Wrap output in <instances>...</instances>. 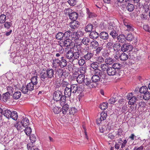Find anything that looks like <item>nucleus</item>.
I'll list each match as a JSON object with an SVG mask.
<instances>
[{
    "label": "nucleus",
    "mask_w": 150,
    "mask_h": 150,
    "mask_svg": "<svg viewBox=\"0 0 150 150\" xmlns=\"http://www.w3.org/2000/svg\"><path fill=\"white\" fill-rule=\"evenodd\" d=\"M12 95L8 93H6L2 95V100L5 102L9 101Z\"/></svg>",
    "instance_id": "9"
},
{
    "label": "nucleus",
    "mask_w": 150,
    "mask_h": 150,
    "mask_svg": "<svg viewBox=\"0 0 150 150\" xmlns=\"http://www.w3.org/2000/svg\"><path fill=\"white\" fill-rule=\"evenodd\" d=\"M24 131L27 136H30L32 132V129L30 127H25Z\"/></svg>",
    "instance_id": "35"
},
{
    "label": "nucleus",
    "mask_w": 150,
    "mask_h": 150,
    "mask_svg": "<svg viewBox=\"0 0 150 150\" xmlns=\"http://www.w3.org/2000/svg\"><path fill=\"white\" fill-rule=\"evenodd\" d=\"M98 42L95 40L91 42L90 47L93 49H96L98 46Z\"/></svg>",
    "instance_id": "36"
},
{
    "label": "nucleus",
    "mask_w": 150,
    "mask_h": 150,
    "mask_svg": "<svg viewBox=\"0 0 150 150\" xmlns=\"http://www.w3.org/2000/svg\"><path fill=\"white\" fill-rule=\"evenodd\" d=\"M69 16L70 19L74 21L77 19L78 16V15L76 12H72L71 14L69 15Z\"/></svg>",
    "instance_id": "24"
},
{
    "label": "nucleus",
    "mask_w": 150,
    "mask_h": 150,
    "mask_svg": "<svg viewBox=\"0 0 150 150\" xmlns=\"http://www.w3.org/2000/svg\"><path fill=\"white\" fill-rule=\"evenodd\" d=\"M148 89L146 86H143L141 87L139 89V92L141 93L144 94L148 92Z\"/></svg>",
    "instance_id": "40"
},
{
    "label": "nucleus",
    "mask_w": 150,
    "mask_h": 150,
    "mask_svg": "<svg viewBox=\"0 0 150 150\" xmlns=\"http://www.w3.org/2000/svg\"><path fill=\"white\" fill-rule=\"evenodd\" d=\"M109 67L105 64H102L100 65V68L103 71H107V70L108 69V67Z\"/></svg>",
    "instance_id": "58"
},
{
    "label": "nucleus",
    "mask_w": 150,
    "mask_h": 150,
    "mask_svg": "<svg viewBox=\"0 0 150 150\" xmlns=\"http://www.w3.org/2000/svg\"><path fill=\"white\" fill-rule=\"evenodd\" d=\"M14 126L17 128V130L21 132H22L24 129V127L20 122H18L14 124Z\"/></svg>",
    "instance_id": "13"
},
{
    "label": "nucleus",
    "mask_w": 150,
    "mask_h": 150,
    "mask_svg": "<svg viewBox=\"0 0 150 150\" xmlns=\"http://www.w3.org/2000/svg\"><path fill=\"white\" fill-rule=\"evenodd\" d=\"M11 112L9 110H4L3 114L7 118L9 119L11 118Z\"/></svg>",
    "instance_id": "25"
},
{
    "label": "nucleus",
    "mask_w": 150,
    "mask_h": 150,
    "mask_svg": "<svg viewBox=\"0 0 150 150\" xmlns=\"http://www.w3.org/2000/svg\"><path fill=\"white\" fill-rule=\"evenodd\" d=\"M9 141L7 137L4 135H0V143L3 144L9 142Z\"/></svg>",
    "instance_id": "12"
},
{
    "label": "nucleus",
    "mask_w": 150,
    "mask_h": 150,
    "mask_svg": "<svg viewBox=\"0 0 150 150\" xmlns=\"http://www.w3.org/2000/svg\"><path fill=\"white\" fill-rule=\"evenodd\" d=\"M86 68L84 67H81L79 69V71H78L79 74H85V73L86 72Z\"/></svg>",
    "instance_id": "48"
},
{
    "label": "nucleus",
    "mask_w": 150,
    "mask_h": 150,
    "mask_svg": "<svg viewBox=\"0 0 150 150\" xmlns=\"http://www.w3.org/2000/svg\"><path fill=\"white\" fill-rule=\"evenodd\" d=\"M40 78L42 81L47 78L51 79L54 77L55 74L54 70L50 68H48L45 71H42L40 73Z\"/></svg>",
    "instance_id": "2"
},
{
    "label": "nucleus",
    "mask_w": 150,
    "mask_h": 150,
    "mask_svg": "<svg viewBox=\"0 0 150 150\" xmlns=\"http://www.w3.org/2000/svg\"><path fill=\"white\" fill-rule=\"evenodd\" d=\"M110 35H111L113 39L117 38L118 36L117 33L114 30H112L110 33Z\"/></svg>",
    "instance_id": "37"
},
{
    "label": "nucleus",
    "mask_w": 150,
    "mask_h": 150,
    "mask_svg": "<svg viewBox=\"0 0 150 150\" xmlns=\"http://www.w3.org/2000/svg\"><path fill=\"white\" fill-rule=\"evenodd\" d=\"M64 35L62 32H59L56 35V38L58 40H62L64 37Z\"/></svg>",
    "instance_id": "50"
},
{
    "label": "nucleus",
    "mask_w": 150,
    "mask_h": 150,
    "mask_svg": "<svg viewBox=\"0 0 150 150\" xmlns=\"http://www.w3.org/2000/svg\"><path fill=\"white\" fill-rule=\"evenodd\" d=\"M120 46V44L119 42H116L113 44L112 47L114 50V54H116L117 55L119 54Z\"/></svg>",
    "instance_id": "8"
},
{
    "label": "nucleus",
    "mask_w": 150,
    "mask_h": 150,
    "mask_svg": "<svg viewBox=\"0 0 150 150\" xmlns=\"http://www.w3.org/2000/svg\"><path fill=\"white\" fill-rule=\"evenodd\" d=\"M108 104L107 103H103L100 105V108L101 110H104L108 107Z\"/></svg>",
    "instance_id": "59"
},
{
    "label": "nucleus",
    "mask_w": 150,
    "mask_h": 150,
    "mask_svg": "<svg viewBox=\"0 0 150 150\" xmlns=\"http://www.w3.org/2000/svg\"><path fill=\"white\" fill-rule=\"evenodd\" d=\"M37 78L38 77L36 75L32 76L31 79V82H30L33 84V85H35V86L38 83Z\"/></svg>",
    "instance_id": "38"
},
{
    "label": "nucleus",
    "mask_w": 150,
    "mask_h": 150,
    "mask_svg": "<svg viewBox=\"0 0 150 150\" xmlns=\"http://www.w3.org/2000/svg\"><path fill=\"white\" fill-rule=\"evenodd\" d=\"M116 71L112 67H108L107 70V73L109 76H113L115 74Z\"/></svg>",
    "instance_id": "10"
},
{
    "label": "nucleus",
    "mask_w": 150,
    "mask_h": 150,
    "mask_svg": "<svg viewBox=\"0 0 150 150\" xmlns=\"http://www.w3.org/2000/svg\"><path fill=\"white\" fill-rule=\"evenodd\" d=\"M85 74H79L76 78V81L79 83H81L85 79Z\"/></svg>",
    "instance_id": "18"
},
{
    "label": "nucleus",
    "mask_w": 150,
    "mask_h": 150,
    "mask_svg": "<svg viewBox=\"0 0 150 150\" xmlns=\"http://www.w3.org/2000/svg\"><path fill=\"white\" fill-rule=\"evenodd\" d=\"M100 37L103 40H107L109 38V35L106 32H102L99 34Z\"/></svg>",
    "instance_id": "20"
},
{
    "label": "nucleus",
    "mask_w": 150,
    "mask_h": 150,
    "mask_svg": "<svg viewBox=\"0 0 150 150\" xmlns=\"http://www.w3.org/2000/svg\"><path fill=\"white\" fill-rule=\"evenodd\" d=\"M134 38V35L131 33H128L126 37V40L127 41H132Z\"/></svg>",
    "instance_id": "49"
},
{
    "label": "nucleus",
    "mask_w": 150,
    "mask_h": 150,
    "mask_svg": "<svg viewBox=\"0 0 150 150\" xmlns=\"http://www.w3.org/2000/svg\"><path fill=\"white\" fill-rule=\"evenodd\" d=\"M127 9L129 12L132 11L134 8V6L133 4L129 3L128 4L127 7Z\"/></svg>",
    "instance_id": "42"
},
{
    "label": "nucleus",
    "mask_w": 150,
    "mask_h": 150,
    "mask_svg": "<svg viewBox=\"0 0 150 150\" xmlns=\"http://www.w3.org/2000/svg\"><path fill=\"white\" fill-rule=\"evenodd\" d=\"M96 62H97L98 64L103 62L104 61V59L103 57L101 56H99L96 57Z\"/></svg>",
    "instance_id": "41"
},
{
    "label": "nucleus",
    "mask_w": 150,
    "mask_h": 150,
    "mask_svg": "<svg viewBox=\"0 0 150 150\" xmlns=\"http://www.w3.org/2000/svg\"><path fill=\"white\" fill-rule=\"evenodd\" d=\"M133 49L132 45L128 44H124L121 47V50L123 52H125L127 51H130Z\"/></svg>",
    "instance_id": "5"
},
{
    "label": "nucleus",
    "mask_w": 150,
    "mask_h": 150,
    "mask_svg": "<svg viewBox=\"0 0 150 150\" xmlns=\"http://www.w3.org/2000/svg\"><path fill=\"white\" fill-rule=\"evenodd\" d=\"M70 24V27L73 29L77 28L79 25V22L76 20L71 21Z\"/></svg>",
    "instance_id": "16"
},
{
    "label": "nucleus",
    "mask_w": 150,
    "mask_h": 150,
    "mask_svg": "<svg viewBox=\"0 0 150 150\" xmlns=\"http://www.w3.org/2000/svg\"><path fill=\"white\" fill-rule=\"evenodd\" d=\"M79 85L78 84H72L71 85L70 89L72 90V93H75L79 90Z\"/></svg>",
    "instance_id": "15"
},
{
    "label": "nucleus",
    "mask_w": 150,
    "mask_h": 150,
    "mask_svg": "<svg viewBox=\"0 0 150 150\" xmlns=\"http://www.w3.org/2000/svg\"><path fill=\"white\" fill-rule=\"evenodd\" d=\"M74 34L76 35L77 36V39H79V38L82 36L83 35V32L80 30L74 32Z\"/></svg>",
    "instance_id": "57"
},
{
    "label": "nucleus",
    "mask_w": 150,
    "mask_h": 150,
    "mask_svg": "<svg viewBox=\"0 0 150 150\" xmlns=\"http://www.w3.org/2000/svg\"><path fill=\"white\" fill-rule=\"evenodd\" d=\"M129 58L128 54L123 52L120 56V58L121 61H125L127 60Z\"/></svg>",
    "instance_id": "28"
},
{
    "label": "nucleus",
    "mask_w": 150,
    "mask_h": 150,
    "mask_svg": "<svg viewBox=\"0 0 150 150\" xmlns=\"http://www.w3.org/2000/svg\"><path fill=\"white\" fill-rule=\"evenodd\" d=\"M35 85H33V84L31 82H30L28 83V84L26 86L28 88V90H29V91H31L34 89H37V88L35 86Z\"/></svg>",
    "instance_id": "34"
},
{
    "label": "nucleus",
    "mask_w": 150,
    "mask_h": 150,
    "mask_svg": "<svg viewBox=\"0 0 150 150\" xmlns=\"http://www.w3.org/2000/svg\"><path fill=\"white\" fill-rule=\"evenodd\" d=\"M97 62H94L90 64V67L93 69L98 68L99 66L98 65Z\"/></svg>",
    "instance_id": "54"
},
{
    "label": "nucleus",
    "mask_w": 150,
    "mask_h": 150,
    "mask_svg": "<svg viewBox=\"0 0 150 150\" xmlns=\"http://www.w3.org/2000/svg\"><path fill=\"white\" fill-rule=\"evenodd\" d=\"M4 23V27L7 29H9L12 25L11 22L5 21Z\"/></svg>",
    "instance_id": "53"
},
{
    "label": "nucleus",
    "mask_w": 150,
    "mask_h": 150,
    "mask_svg": "<svg viewBox=\"0 0 150 150\" xmlns=\"http://www.w3.org/2000/svg\"><path fill=\"white\" fill-rule=\"evenodd\" d=\"M105 61L106 64L110 65L112 64L114 62V60L110 57H108L106 58Z\"/></svg>",
    "instance_id": "55"
},
{
    "label": "nucleus",
    "mask_w": 150,
    "mask_h": 150,
    "mask_svg": "<svg viewBox=\"0 0 150 150\" xmlns=\"http://www.w3.org/2000/svg\"><path fill=\"white\" fill-rule=\"evenodd\" d=\"M76 47L78 48V51L73 52L71 50H70L66 53L65 57L69 59L70 62H72L75 59H77L79 58L80 55V52H79L81 49V47L80 45H75Z\"/></svg>",
    "instance_id": "1"
},
{
    "label": "nucleus",
    "mask_w": 150,
    "mask_h": 150,
    "mask_svg": "<svg viewBox=\"0 0 150 150\" xmlns=\"http://www.w3.org/2000/svg\"><path fill=\"white\" fill-rule=\"evenodd\" d=\"M86 10L87 13L89 18H93L96 16V15L95 13L90 12L88 9L87 8Z\"/></svg>",
    "instance_id": "51"
},
{
    "label": "nucleus",
    "mask_w": 150,
    "mask_h": 150,
    "mask_svg": "<svg viewBox=\"0 0 150 150\" xmlns=\"http://www.w3.org/2000/svg\"><path fill=\"white\" fill-rule=\"evenodd\" d=\"M118 41L122 43L125 42L126 40V37L123 34H120L117 37Z\"/></svg>",
    "instance_id": "19"
},
{
    "label": "nucleus",
    "mask_w": 150,
    "mask_h": 150,
    "mask_svg": "<svg viewBox=\"0 0 150 150\" xmlns=\"http://www.w3.org/2000/svg\"><path fill=\"white\" fill-rule=\"evenodd\" d=\"M30 138L31 142L32 143H34L36 140V137L34 134H31L30 136Z\"/></svg>",
    "instance_id": "61"
},
{
    "label": "nucleus",
    "mask_w": 150,
    "mask_h": 150,
    "mask_svg": "<svg viewBox=\"0 0 150 150\" xmlns=\"http://www.w3.org/2000/svg\"><path fill=\"white\" fill-rule=\"evenodd\" d=\"M139 95H137L136 97L135 96H133L132 98H131L130 99L129 101V105H133L136 102L137 100H138V99Z\"/></svg>",
    "instance_id": "27"
},
{
    "label": "nucleus",
    "mask_w": 150,
    "mask_h": 150,
    "mask_svg": "<svg viewBox=\"0 0 150 150\" xmlns=\"http://www.w3.org/2000/svg\"><path fill=\"white\" fill-rule=\"evenodd\" d=\"M21 91L23 93H28L29 90L27 86H23L22 88H21Z\"/></svg>",
    "instance_id": "62"
},
{
    "label": "nucleus",
    "mask_w": 150,
    "mask_h": 150,
    "mask_svg": "<svg viewBox=\"0 0 150 150\" xmlns=\"http://www.w3.org/2000/svg\"><path fill=\"white\" fill-rule=\"evenodd\" d=\"M6 20V16L4 14H1L0 16V23H3L5 22Z\"/></svg>",
    "instance_id": "56"
},
{
    "label": "nucleus",
    "mask_w": 150,
    "mask_h": 150,
    "mask_svg": "<svg viewBox=\"0 0 150 150\" xmlns=\"http://www.w3.org/2000/svg\"><path fill=\"white\" fill-rule=\"evenodd\" d=\"M62 106V113L63 114L65 115L68 112L69 108V105L65 103Z\"/></svg>",
    "instance_id": "26"
},
{
    "label": "nucleus",
    "mask_w": 150,
    "mask_h": 150,
    "mask_svg": "<svg viewBox=\"0 0 150 150\" xmlns=\"http://www.w3.org/2000/svg\"><path fill=\"white\" fill-rule=\"evenodd\" d=\"M93 25L91 24H88L86 26L85 30L86 32H91L93 30Z\"/></svg>",
    "instance_id": "30"
},
{
    "label": "nucleus",
    "mask_w": 150,
    "mask_h": 150,
    "mask_svg": "<svg viewBox=\"0 0 150 150\" xmlns=\"http://www.w3.org/2000/svg\"><path fill=\"white\" fill-rule=\"evenodd\" d=\"M84 83L86 86H88L91 83V80L88 78L84 79L83 81Z\"/></svg>",
    "instance_id": "63"
},
{
    "label": "nucleus",
    "mask_w": 150,
    "mask_h": 150,
    "mask_svg": "<svg viewBox=\"0 0 150 150\" xmlns=\"http://www.w3.org/2000/svg\"><path fill=\"white\" fill-rule=\"evenodd\" d=\"M11 118L14 120H16L17 119L18 115L17 112L15 111H13L11 112Z\"/></svg>",
    "instance_id": "46"
},
{
    "label": "nucleus",
    "mask_w": 150,
    "mask_h": 150,
    "mask_svg": "<svg viewBox=\"0 0 150 150\" xmlns=\"http://www.w3.org/2000/svg\"><path fill=\"white\" fill-rule=\"evenodd\" d=\"M90 42L89 38L87 37L84 38L82 40V42L86 45H88Z\"/></svg>",
    "instance_id": "44"
},
{
    "label": "nucleus",
    "mask_w": 150,
    "mask_h": 150,
    "mask_svg": "<svg viewBox=\"0 0 150 150\" xmlns=\"http://www.w3.org/2000/svg\"><path fill=\"white\" fill-rule=\"evenodd\" d=\"M101 76L93 75L92 77L91 80L93 82L96 83L100 81Z\"/></svg>",
    "instance_id": "21"
},
{
    "label": "nucleus",
    "mask_w": 150,
    "mask_h": 150,
    "mask_svg": "<svg viewBox=\"0 0 150 150\" xmlns=\"http://www.w3.org/2000/svg\"><path fill=\"white\" fill-rule=\"evenodd\" d=\"M143 98L145 100H148L150 98V93L149 92L144 94Z\"/></svg>",
    "instance_id": "52"
},
{
    "label": "nucleus",
    "mask_w": 150,
    "mask_h": 150,
    "mask_svg": "<svg viewBox=\"0 0 150 150\" xmlns=\"http://www.w3.org/2000/svg\"><path fill=\"white\" fill-rule=\"evenodd\" d=\"M20 122L24 127H28L29 124V120L27 117L24 116L22 117L21 121Z\"/></svg>",
    "instance_id": "11"
},
{
    "label": "nucleus",
    "mask_w": 150,
    "mask_h": 150,
    "mask_svg": "<svg viewBox=\"0 0 150 150\" xmlns=\"http://www.w3.org/2000/svg\"><path fill=\"white\" fill-rule=\"evenodd\" d=\"M50 106L55 114H58L61 111L60 108L57 106L55 103L51 104Z\"/></svg>",
    "instance_id": "7"
},
{
    "label": "nucleus",
    "mask_w": 150,
    "mask_h": 150,
    "mask_svg": "<svg viewBox=\"0 0 150 150\" xmlns=\"http://www.w3.org/2000/svg\"><path fill=\"white\" fill-rule=\"evenodd\" d=\"M72 10L71 9L67 8L64 10V13L66 15H68L69 16V15L72 12Z\"/></svg>",
    "instance_id": "64"
},
{
    "label": "nucleus",
    "mask_w": 150,
    "mask_h": 150,
    "mask_svg": "<svg viewBox=\"0 0 150 150\" xmlns=\"http://www.w3.org/2000/svg\"><path fill=\"white\" fill-rule=\"evenodd\" d=\"M64 52V48L63 47L61 48H59V50L58 51V53L56 54V56L57 57L63 56L62 54Z\"/></svg>",
    "instance_id": "47"
},
{
    "label": "nucleus",
    "mask_w": 150,
    "mask_h": 150,
    "mask_svg": "<svg viewBox=\"0 0 150 150\" xmlns=\"http://www.w3.org/2000/svg\"><path fill=\"white\" fill-rule=\"evenodd\" d=\"M53 99L56 101H60L61 106L66 103L65 96L64 95H62V92L59 91L54 92L53 95Z\"/></svg>",
    "instance_id": "3"
},
{
    "label": "nucleus",
    "mask_w": 150,
    "mask_h": 150,
    "mask_svg": "<svg viewBox=\"0 0 150 150\" xmlns=\"http://www.w3.org/2000/svg\"><path fill=\"white\" fill-rule=\"evenodd\" d=\"M60 60L58 59H54L53 60L52 63V67L55 68L60 66Z\"/></svg>",
    "instance_id": "17"
},
{
    "label": "nucleus",
    "mask_w": 150,
    "mask_h": 150,
    "mask_svg": "<svg viewBox=\"0 0 150 150\" xmlns=\"http://www.w3.org/2000/svg\"><path fill=\"white\" fill-rule=\"evenodd\" d=\"M72 93V90H71L70 88L69 87H66L64 90V96L65 98L67 97H70Z\"/></svg>",
    "instance_id": "14"
},
{
    "label": "nucleus",
    "mask_w": 150,
    "mask_h": 150,
    "mask_svg": "<svg viewBox=\"0 0 150 150\" xmlns=\"http://www.w3.org/2000/svg\"><path fill=\"white\" fill-rule=\"evenodd\" d=\"M64 35V37L66 38L67 39H71V36L72 34V33L70 30H68L64 33H63Z\"/></svg>",
    "instance_id": "43"
},
{
    "label": "nucleus",
    "mask_w": 150,
    "mask_h": 150,
    "mask_svg": "<svg viewBox=\"0 0 150 150\" xmlns=\"http://www.w3.org/2000/svg\"><path fill=\"white\" fill-rule=\"evenodd\" d=\"M56 74L60 78L62 76L63 74L62 70L61 69H59L57 70H56Z\"/></svg>",
    "instance_id": "60"
},
{
    "label": "nucleus",
    "mask_w": 150,
    "mask_h": 150,
    "mask_svg": "<svg viewBox=\"0 0 150 150\" xmlns=\"http://www.w3.org/2000/svg\"><path fill=\"white\" fill-rule=\"evenodd\" d=\"M61 60H60V67L62 68H63L67 66V61L63 56L61 57Z\"/></svg>",
    "instance_id": "22"
},
{
    "label": "nucleus",
    "mask_w": 150,
    "mask_h": 150,
    "mask_svg": "<svg viewBox=\"0 0 150 150\" xmlns=\"http://www.w3.org/2000/svg\"><path fill=\"white\" fill-rule=\"evenodd\" d=\"M21 96V93L20 91L15 92L13 95V98L16 100H17Z\"/></svg>",
    "instance_id": "33"
},
{
    "label": "nucleus",
    "mask_w": 150,
    "mask_h": 150,
    "mask_svg": "<svg viewBox=\"0 0 150 150\" xmlns=\"http://www.w3.org/2000/svg\"><path fill=\"white\" fill-rule=\"evenodd\" d=\"M93 75H96L98 76H101L102 74V71L98 68L93 69L91 71Z\"/></svg>",
    "instance_id": "32"
},
{
    "label": "nucleus",
    "mask_w": 150,
    "mask_h": 150,
    "mask_svg": "<svg viewBox=\"0 0 150 150\" xmlns=\"http://www.w3.org/2000/svg\"><path fill=\"white\" fill-rule=\"evenodd\" d=\"M112 67L116 70L120 69L122 67V65L119 63H114L112 64Z\"/></svg>",
    "instance_id": "45"
},
{
    "label": "nucleus",
    "mask_w": 150,
    "mask_h": 150,
    "mask_svg": "<svg viewBox=\"0 0 150 150\" xmlns=\"http://www.w3.org/2000/svg\"><path fill=\"white\" fill-rule=\"evenodd\" d=\"M99 36L98 33L96 31L91 32L89 35L90 38L93 40L97 39Z\"/></svg>",
    "instance_id": "23"
},
{
    "label": "nucleus",
    "mask_w": 150,
    "mask_h": 150,
    "mask_svg": "<svg viewBox=\"0 0 150 150\" xmlns=\"http://www.w3.org/2000/svg\"><path fill=\"white\" fill-rule=\"evenodd\" d=\"M71 40L69 39L66 38L64 40L61 41L59 43L60 48L63 47H67L69 46L71 42Z\"/></svg>",
    "instance_id": "6"
},
{
    "label": "nucleus",
    "mask_w": 150,
    "mask_h": 150,
    "mask_svg": "<svg viewBox=\"0 0 150 150\" xmlns=\"http://www.w3.org/2000/svg\"><path fill=\"white\" fill-rule=\"evenodd\" d=\"M93 53L88 52L87 54L85 55L84 56V58L86 60H90L93 57Z\"/></svg>",
    "instance_id": "29"
},
{
    "label": "nucleus",
    "mask_w": 150,
    "mask_h": 150,
    "mask_svg": "<svg viewBox=\"0 0 150 150\" xmlns=\"http://www.w3.org/2000/svg\"><path fill=\"white\" fill-rule=\"evenodd\" d=\"M107 113L105 112H102L100 114L99 117L98 118L96 123L98 125L100 124L102 122L105 120L107 116Z\"/></svg>",
    "instance_id": "4"
},
{
    "label": "nucleus",
    "mask_w": 150,
    "mask_h": 150,
    "mask_svg": "<svg viewBox=\"0 0 150 150\" xmlns=\"http://www.w3.org/2000/svg\"><path fill=\"white\" fill-rule=\"evenodd\" d=\"M117 100V97L116 95H113L112 98H111L108 100V102L110 104H114Z\"/></svg>",
    "instance_id": "39"
},
{
    "label": "nucleus",
    "mask_w": 150,
    "mask_h": 150,
    "mask_svg": "<svg viewBox=\"0 0 150 150\" xmlns=\"http://www.w3.org/2000/svg\"><path fill=\"white\" fill-rule=\"evenodd\" d=\"M126 27V30L128 31L132 32L134 31L133 27L131 25L127 23H124Z\"/></svg>",
    "instance_id": "31"
}]
</instances>
